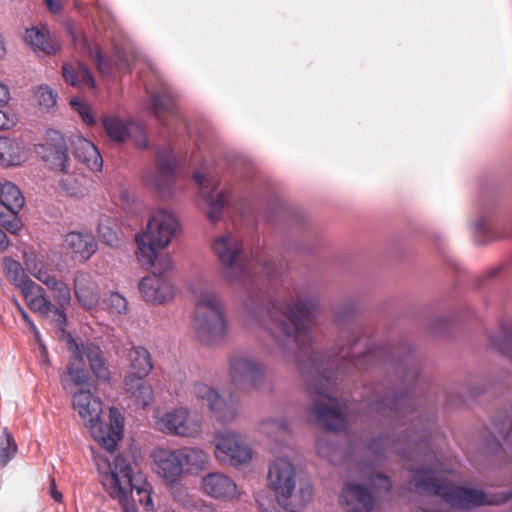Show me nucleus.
<instances>
[{"label":"nucleus","mask_w":512,"mask_h":512,"mask_svg":"<svg viewBox=\"0 0 512 512\" xmlns=\"http://www.w3.org/2000/svg\"><path fill=\"white\" fill-rule=\"evenodd\" d=\"M36 97L40 106L50 108L56 104L57 94L48 86H39Z\"/></svg>","instance_id":"43"},{"label":"nucleus","mask_w":512,"mask_h":512,"mask_svg":"<svg viewBox=\"0 0 512 512\" xmlns=\"http://www.w3.org/2000/svg\"><path fill=\"white\" fill-rule=\"evenodd\" d=\"M193 327L199 341L205 345L218 344L224 339L227 323L216 293L203 291L198 295Z\"/></svg>","instance_id":"6"},{"label":"nucleus","mask_w":512,"mask_h":512,"mask_svg":"<svg viewBox=\"0 0 512 512\" xmlns=\"http://www.w3.org/2000/svg\"><path fill=\"white\" fill-rule=\"evenodd\" d=\"M25 41L35 52L41 51L47 55L55 54L59 49L58 44L51 37L50 33L37 27L26 29Z\"/></svg>","instance_id":"29"},{"label":"nucleus","mask_w":512,"mask_h":512,"mask_svg":"<svg viewBox=\"0 0 512 512\" xmlns=\"http://www.w3.org/2000/svg\"><path fill=\"white\" fill-rule=\"evenodd\" d=\"M62 75L64 80L73 87L95 88V80L85 64L82 62L65 63L62 66Z\"/></svg>","instance_id":"28"},{"label":"nucleus","mask_w":512,"mask_h":512,"mask_svg":"<svg viewBox=\"0 0 512 512\" xmlns=\"http://www.w3.org/2000/svg\"><path fill=\"white\" fill-rule=\"evenodd\" d=\"M17 445L13 436L4 429L0 438V467H5L16 455Z\"/></svg>","instance_id":"40"},{"label":"nucleus","mask_w":512,"mask_h":512,"mask_svg":"<svg viewBox=\"0 0 512 512\" xmlns=\"http://www.w3.org/2000/svg\"><path fill=\"white\" fill-rule=\"evenodd\" d=\"M315 446L320 457L327 459L331 464H336L334 455L339 449L337 444L327 439L317 438Z\"/></svg>","instance_id":"42"},{"label":"nucleus","mask_w":512,"mask_h":512,"mask_svg":"<svg viewBox=\"0 0 512 512\" xmlns=\"http://www.w3.org/2000/svg\"><path fill=\"white\" fill-rule=\"evenodd\" d=\"M267 482L275 493L277 502L287 512H298L311 499L310 488H300V495H294L296 473L293 464L285 458H278L269 465Z\"/></svg>","instance_id":"5"},{"label":"nucleus","mask_w":512,"mask_h":512,"mask_svg":"<svg viewBox=\"0 0 512 512\" xmlns=\"http://www.w3.org/2000/svg\"><path fill=\"white\" fill-rule=\"evenodd\" d=\"M67 373L75 385H84L88 383L89 372L84 360L80 356L73 354V357L70 359L67 366Z\"/></svg>","instance_id":"39"},{"label":"nucleus","mask_w":512,"mask_h":512,"mask_svg":"<svg viewBox=\"0 0 512 512\" xmlns=\"http://www.w3.org/2000/svg\"><path fill=\"white\" fill-rule=\"evenodd\" d=\"M204 491L214 497L232 499L237 495L235 482L222 473H209L202 479Z\"/></svg>","instance_id":"22"},{"label":"nucleus","mask_w":512,"mask_h":512,"mask_svg":"<svg viewBox=\"0 0 512 512\" xmlns=\"http://www.w3.org/2000/svg\"><path fill=\"white\" fill-rule=\"evenodd\" d=\"M69 347L74 355L80 356L83 360L87 358L92 373L100 380L107 381L110 378V371L107 366L104 353L100 346L87 341L78 343L71 336L68 339Z\"/></svg>","instance_id":"14"},{"label":"nucleus","mask_w":512,"mask_h":512,"mask_svg":"<svg viewBox=\"0 0 512 512\" xmlns=\"http://www.w3.org/2000/svg\"><path fill=\"white\" fill-rule=\"evenodd\" d=\"M139 290L144 300L153 303H164L174 296V285L167 276L156 275L142 278Z\"/></svg>","instance_id":"15"},{"label":"nucleus","mask_w":512,"mask_h":512,"mask_svg":"<svg viewBox=\"0 0 512 512\" xmlns=\"http://www.w3.org/2000/svg\"><path fill=\"white\" fill-rule=\"evenodd\" d=\"M21 190L12 182L6 181L0 187V205L12 210H21L24 205Z\"/></svg>","instance_id":"33"},{"label":"nucleus","mask_w":512,"mask_h":512,"mask_svg":"<svg viewBox=\"0 0 512 512\" xmlns=\"http://www.w3.org/2000/svg\"><path fill=\"white\" fill-rule=\"evenodd\" d=\"M67 32L71 37V40L74 46L89 56L91 59L95 60L98 69L107 73L110 69L107 60L102 56L100 48L91 43L89 39L76 27L75 24L69 23L67 25Z\"/></svg>","instance_id":"23"},{"label":"nucleus","mask_w":512,"mask_h":512,"mask_svg":"<svg viewBox=\"0 0 512 512\" xmlns=\"http://www.w3.org/2000/svg\"><path fill=\"white\" fill-rule=\"evenodd\" d=\"M63 247L74 254L80 261L89 260L97 251V243L89 233L72 231L65 235Z\"/></svg>","instance_id":"19"},{"label":"nucleus","mask_w":512,"mask_h":512,"mask_svg":"<svg viewBox=\"0 0 512 512\" xmlns=\"http://www.w3.org/2000/svg\"><path fill=\"white\" fill-rule=\"evenodd\" d=\"M183 466L189 471L203 470L208 462V455L201 449L185 447L179 449Z\"/></svg>","instance_id":"36"},{"label":"nucleus","mask_w":512,"mask_h":512,"mask_svg":"<svg viewBox=\"0 0 512 512\" xmlns=\"http://www.w3.org/2000/svg\"><path fill=\"white\" fill-rule=\"evenodd\" d=\"M18 310L23 318V320L29 325L30 330L35 328V324L30 318V316L27 314V312L23 309L22 306L18 304Z\"/></svg>","instance_id":"56"},{"label":"nucleus","mask_w":512,"mask_h":512,"mask_svg":"<svg viewBox=\"0 0 512 512\" xmlns=\"http://www.w3.org/2000/svg\"><path fill=\"white\" fill-rule=\"evenodd\" d=\"M491 344L501 355L512 361V324H500L499 335L491 337Z\"/></svg>","instance_id":"37"},{"label":"nucleus","mask_w":512,"mask_h":512,"mask_svg":"<svg viewBox=\"0 0 512 512\" xmlns=\"http://www.w3.org/2000/svg\"><path fill=\"white\" fill-rule=\"evenodd\" d=\"M371 484L374 486L375 489L384 491L386 493L390 492L392 489V483L388 476L384 474H376L371 479Z\"/></svg>","instance_id":"49"},{"label":"nucleus","mask_w":512,"mask_h":512,"mask_svg":"<svg viewBox=\"0 0 512 512\" xmlns=\"http://www.w3.org/2000/svg\"><path fill=\"white\" fill-rule=\"evenodd\" d=\"M7 105H0V130H8L12 128L16 122V116L8 112L5 108Z\"/></svg>","instance_id":"48"},{"label":"nucleus","mask_w":512,"mask_h":512,"mask_svg":"<svg viewBox=\"0 0 512 512\" xmlns=\"http://www.w3.org/2000/svg\"><path fill=\"white\" fill-rule=\"evenodd\" d=\"M37 357L42 365H50L48 350L44 343H40V347H37Z\"/></svg>","instance_id":"51"},{"label":"nucleus","mask_w":512,"mask_h":512,"mask_svg":"<svg viewBox=\"0 0 512 512\" xmlns=\"http://www.w3.org/2000/svg\"><path fill=\"white\" fill-rule=\"evenodd\" d=\"M499 224L491 223L488 214L481 211L473 225V239L476 244L484 245L490 241L509 236L508 232L498 231Z\"/></svg>","instance_id":"26"},{"label":"nucleus","mask_w":512,"mask_h":512,"mask_svg":"<svg viewBox=\"0 0 512 512\" xmlns=\"http://www.w3.org/2000/svg\"><path fill=\"white\" fill-rule=\"evenodd\" d=\"M35 288L26 287L22 293L28 307L44 317H47L53 308L51 301L45 296L43 287L34 283Z\"/></svg>","instance_id":"30"},{"label":"nucleus","mask_w":512,"mask_h":512,"mask_svg":"<svg viewBox=\"0 0 512 512\" xmlns=\"http://www.w3.org/2000/svg\"><path fill=\"white\" fill-rule=\"evenodd\" d=\"M74 156L92 171H101L102 157L97 147L89 140L78 137L73 141Z\"/></svg>","instance_id":"25"},{"label":"nucleus","mask_w":512,"mask_h":512,"mask_svg":"<svg viewBox=\"0 0 512 512\" xmlns=\"http://www.w3.org/2000/svg\"><path fill=\"white\" fill-rule=\"evenodd\" d=\"M158 474L168 483H175L183 472L179 450L158 449L154 453Z\"/></svg>","instance_id":"17"},{"label":"nucleus","mask_w":512,"mask_h":512,"mask_svg":"<svg viewBox=\"0 0 512 512\" xmlns=\"http://www.w3.org/2000/svg\"><path fill=\"white\" fill-rule=\"evenodd\" d=\"M109 468L110 472L102 477V484L110 498L121 506L122 512H138L136 501L146 511L154 510L151 484L125 456H115Z\"/></svg>","instance_id":"2"},{"label":"nucleus","mask_w":512,"mask_h":512,"mask_svg":"<svg viewBox=\"0 0 512 512\" xmlns=\"http://www.w3.org/2000/svg\"><path fill=\"white\" fill-rule=\"evenodd\" d=\"M159 430L181 437H195L201 433V424L198 420L189 417L187 408H176L165 413L157 421Z\"/></svg>","instance_id":"10"},{"label":"nucleus","mask_w":512,"mask_h":512,"mask_svg":"<svg viewBox=\"0 0 512 512\" xmlns=\"http://www.w3.org/2000/svg\"><path fill=\"white\" fill-rule=\"evenodd\" d=\"M73 408L78 412L80 418L89 428L92 437L107 451L113 452L116 449L122 431L123 423L117 420L115 409L110 410V420H115V426L112 423L108 426L101 420L102 402L94 396L89 390H79L73 394Z\"/></svg>","instance_id":"4"},{"label":"nucleus","mask_w":512,"mask_h":512,"mask_svg":"<svg viewBox=\"0 0 512 512\" xmlns=\"http://www.w3.org/2000/svg\"><path fill=\"white\" fill-rule=\"evenodd\" d=\"M71 106L79 113L84 123L87 125L95 124L96 120L91 107L77 99H72L70 102Z\"/></svg>","instance_id":"44"},{"label":"nucleus","mask_w":512,"mask_h":512,"mask_svg":"<svg viewBox=\"0 0 512 512\" xmlns=\"http://www.w3.org/2000/svg\"><path fill=\"white\" fill-rule=\"evenodd\" d=\"M131 374L137 376H147L151 372L153 365L151 355L147 349L142 346H133L128 352Z\"/></svg>","instance_id":"32"},{"label":"nucleus","mask_w":512,"mask_h":512,"mask_svg":"<svg viewBox=\"0 0 512 512\" xmlns=\"http://www.w3.org/2000/svg\"><path fill=\"white\" fill-rule=\"evenodd\" d=\"M21 162L18 145L7 137H0V164L16 166Z\"/></svg>","instance_id":"38"},{"label":"nucleus","mask_w":512,"mask_h":512,"mask_svg":"<svg viewBox=\"0 0 512 512\" xmlns=\"http://www.w3.org/2000/svg\"><path fill=\"white\" fill-rule=\"evenodd\" d=\"M49 495L55 502L61 503L63 501V495L57 489L56 482H55L54 478L50 479Z\"/></svg>","instance_id":"52"},{"label":"nucleus","mask_w":512,"mask_h":512,"mask_svg":"<svg viewBox=\"0 0 512 512\" xmlns=\"http://www.w3.org/2000/svg\"><path fill=\"white\" fill-rule=\"evenodd\" d=\"M45 4L52 14H59L63 9L62 0H45Z\"/></svg>","instance_id":"53"},{"label":"nucleus","mask_w":512,"mask_h":512,"mask_svg":"<svg viewBox=\"0 0 512 512\" xmlns=\"http://www.w3.org/2000/svg\"><path fill=\"white\" fill-rule=\"evenodd\" d=\"M31 331L33 332V334L35 336V340L37 342L38 347H40V343H43V341H42L41 334H40L38 328L35 326V328L31 329Z\"/></svg>","instance_id":"58"},{"label":"nucleus","mask_w":512,"mask_h":512,"mask_svg":"<svg viewBox=\"0 0 512 512\" xmlns=\"http://www.w3.org/2000/svg\"><path fill=\"white\" fill-rule=\"evenodd\" d=\"M20 210H12L0 205V225L11 234H16L21 230L22 223L18 216Z\"/></svg>","instance_id":"41"},{"label":"nucleus","mask_w":512,"mask_h":512,"mask_svg":"<svg viewBox=\"0 0 512 512\" xmlns=\"http://www.w3.org/2000/svg\"><path fill=\"white\" fill-rule=\"evenodd\" d=\"M193 179L201 187L200 194L203 196L207 192L204 191L205 176L202 173L196 172L193 174Z\"/></svg>","instance_id":"55"},{"label":"nucleus","mask_w":512,"mask_h":512,"mask_svg":"<svg viewBox=\"0 0 512 512\" xmlns=\"http://www.w3.org/2000/svg\"><path fill=\"white\" fill-rule=\"evenodd\" d=\"M74 293L78 301L86 308L91 309L98 303L99 295L91 281V275L84 271H77L74 276Z\"/></svg>","instance_id":"27"},{"label":"nucleus","mask_w":512,"mask_h":512,"mask_svg":"<svg viewBox=\"0 0 512 512\" xmlns=\"http://www.w3.org/2000/svg\"><path fill=\"white\" fill-rule=\"evenodd\" d=\"M229 372L233 385L239 390L259 389L265 381L264 367L253 357L233 356L230 359Z\"/></svg>","instance_id":"7"},{"label":"nucleus","mask_w":512,"mask_h":512,"mask_svg":"<svg viewBox=\"0 0 512 512\" xmlns=\"http://www.w3.org/2000/svg\"><path fill=\"white\" fill-rule=\"evenodd\" d=\"M10 99V92L6 85L0 83V105H7Z\"/></svg>","instance_id":"54"},{"label":"nucleus","mask_w":512,"mask_h":512,"mask_svg":"<svg viewBox=\"0 0 512 512\" xmlns=\"http://www.w3.org/2000/svg\"><path fill=\"white\" fill-rule=\"evenodd\" d=\"M156 162L161 175L154 179L153 185L158 191L165 192L169 189L174 178L177 160L173 151L170 148L165 147L157 150Z\"/></svg>","instance_id":"21"},{"label":"nucleus","mask_w":512,"mask_h":512,"mask_svg":"<svg viewBox=\"0 0 512 512\" xmlns=\"http://www.w3.org/2000/svg\"><path fill=\"white\" fill-rule=\"evenodd\" d=\"M215 453L220 461L235 467L252 459V450L233 432H224L218 437Z\"/></svg>","instance_id":"12"},{"label":"nucleus","mask_w":512,"mask_h":512,"mask_svg":"<svg viewBox=\"0 0 512 512\" xmlns=\"http://www.w3.org/2000/svg\"><path fill=\"white\" fill-rule=\"evenodd\" d=\"M3 270L7 279L21 292L26 287L35 288V282L26 275L21 263L13 258L5 257L3 259Z\"/></svg>","instance_id":"31"},{"label":"nucleus","mask_w":512,"mask_h":512,"mask_svg":"<svg viewBox=\"0 0 512 512\" xmlns=\"http://www.w3.org/2000/svg\"><path fill=\"white\" fill-rule=\"evenodd\" d=\"M340 503L350 507L351 512H370L374 508V497L366 486L347 483L342 488Z\"/></svg>","instance_id":"16"},{"label":"nucleus","mask_w":512,"mask_h":512,"mask_svg":"<svg viewBox=\"0 0 512 512\" xmlns=\"http://www.w3.org/2000/svg\"><path fill=\"white\" fill-rule=\"evenodd\" d=\"M179 228V222L172 214L158 210L151 215L145 231L136 235L137 260L147 268L153 267L152 274L155 272L156 275L166 276L171 270V258H158L157 253L168 246Z\"/></svg>","instance_id":"3"},{"label":"nucleus","mask_w":512,"mask_h":512,"mask_svg":"<svg viewBox=\"0 0 512 512\" xmlns=\"http://www.w3.org/2000/svg\"><path fill=\"white\" fill-rule=\"evenodd\" d=\"M263 425L266 427V432L268 434L277 431L280 434H288L289 433V425L286 419H268L263 422Z\"/></svg>","instance_id":"47"},{"label":"nucleus","mask_w":512,"mask_h":512,"mask_svg":"<svg viewBox=\"0 0 512 512\" xmlns=\"http://www.w3.org/2000/svg\"><path fill=\"white\" fill-rule=\"evenodd\" d=\"M223 274L231 283H240L246 298L244 305L252 318L264 321L275 344V355L294 361L301 370L311 399L307 413L328 431H342L346 419L339 410L338 400L331 394L336 381L349 371L367 370L382 363L395 365L403 372L401 386L409 384L405 393L387 380L376 383L362 401L367 412L375 418H389L398 426L417 421L414 429L404 437L405 448L398 447L390 436L369 440L367 449L379 460L386 453L411 460L420 448L429 446L430 423L416 406L411 389L419 378V370L410 366L412 349L406 343L370 347L362 336V327L356 321V306L348 303L336 312L335 321L340 328L339 342L328 354L320 355L313 347L311 327L318 309L314 295L297 294L287 304L275 303L269 294L273 282L281 275L282 263L259 259H245L242 246H212ZM417 424H414L416 428Z\"/></svg>","instance_id":"1"},{"label":"nucleus","mask_w":512,"mask_h":512,"mask_svg":"<svg viewBox=\"0 0 512 512\" xmlns=\"http://www.w3.org/2000/svg\"><path fill=\"white\" fill-rule=\"evenodd\" d=\"M108 306L112 312L117 314H124L127 311L128 302L125 297H123L118 292L110 293L108 297Z\"/></svg>","instance_id":"46"},{"label":"nucleus","mask_w":512,"mask_h":512,"mask_svg":"<svg viewBox=\"0 0 512 512\" xmlns=\"http://www.w3.org/2000/svg\"><path fill=\"white\" fill-rule=\"evenodd\" d=\"M35 152L51 169L67 173L69 168L68 148L59 131L48 129L45 133V142L36 145Z\"/></svg>","instance_id":"8"},{"label":"nucleus","mask_w":512,"mask_h":512,"mask_svg":"<svg viewBox=\"0 0 512 512\" xmlns=\"http://www.w3.org/2000/svg\"><path fill=\"white\" fill-rule=\"evenodd\" d=\"M146 376H137L128 374L124 379V389L127 396L134 404L141 408L148 407L154 399L153 389L144 378Z\"/></svg>","instance_id":"20"},{"label":"nucleus","mask_w":512,"mask_h":512,"mask_svg":"<svg viewBox=\"0 0 512 512\" xmlns=\"http://www.w3.org/2000/svg\"><path fill=\"white\" fill-rule=\"evenodd\" d=\"M410 490L428 496H438L444 500L448 484L438 472L426 466L411 469V478L407 481Z\"/></svg>","instance_id":"9"},{"label":"nucleus","mask_w":512,"mask_h":512,"mask_svg":"<svg viewBox=\"0 0 512 512\" xmlns=\"http://www.w3.org/2000/svg\"><path fill=\"white\" fill-rule=\"evenodd\" d=\"M103 127L111 140L114 142H125L133 139L140 148L148 147V139L144 130L134 122H128L116 116H105L102 119Z\"/></svg>","instance_id":"13"},{"label":"nucleus","mask_w":512,"mask_h":512,"mask_svg":"<svg viewBox=\"0 0 512 512\" xmlns=\"http://www.w3.org/2000/svg\"><path fill=\"white\" fill-rule=\"evenodd\" d=\"M478 395H479V393H477V392H472V393H471V397H476V396H478Z\"/></svg>","instance_id":"59"},{"label":"nucleus","mask_w":512,"mask_h":512,"mask_svg":"<svg viewBox=\"0 0 512 512\" xmlns=\"http://www.w3.org/2000/svg\"><path fill=\"white\" fill-rule=\"evenodd\" d=\"M214 191H209L203 195L205 201L209 206L207 211V218L210 222L216 223L223 216L224 207L228 201V193L226 191H220L214 197Z\"/></svg>","instance_id":"35"},{"label":"nucleus","mask_w":512,"mask_h":512,"mask_svg":"<svg viewBox=\"0 0 512 512\" xmlns=\"http://www.w3.org/2000/svg\"><path fill=\"white\" fill-rule=\"evenodd\" d=\"M60 185L71 196L76 195L79 191L77 179L72 175H68L65 179H62Z\"/></svg>","instance_id":"50"},{"label":"nucleus","mask_w":512,"mask_h":512,"mask_svg":"<svg viewBox=\"0 0 512 512\" xmlns=\"http://www.w3.org/2000/svg\"><path fill=\"white\" fill-rule=\"evenodd\" d=\"M193 394L203 402H206L213 417L221 423L233 421L237 416V409L233 401H226L218 392L204 383H196L193 386Z\"/></svg>","instance_id":"11"},{"label":"nucleus","mask_w":512,"mask_h":512,"mask_svg":"<svg viewBox=\"0 0 512 512\" xmlns=\"http://www.w3.org/2000/svg\"><path fill=\"white\" fill-rule=\"evenodd\" d=\"M28 271L44 285L48 287L52 292V296L57 306L68 307L71 303V292L69 286L56 276L49 273L47 270L39 268L36 270V266L32 268L26 261Z\"/></svg>","instance_id":"18"},{"label":"nucleus","mask_w":512,"mask_h":512,"mask_svg":"<svg viewBox=\"0 0 512 512\" xmlns=\"http://www.w3.org/2000/svg\"><path fill=\"white\" fill-rule=\"evenodd\" d=\"M116 218L101 214L98 219L97 232L100 240L108 246H116L118 244Z\"/></svg>","instance_id":"34"},{"label":"nucleus","mask_w":512,"mask_h":512,"mask_svg":"<svg viewBox=\"0 0 512 512\" xmlns=\"http://www.w3.org/2000/svg\"><path fill=\"white\" fill-rule=\"evenodd\" d=\"M9 246V240L4 231L0 229V251H4Z\"/></svg>","instance_id":"57"},{"label":"nucleus","mask_w":512,"mask_h":512,"mask_svg":"<svg viewBox=\"0 0 512 512\" xmlns=\"http://www.w3.org/2000/svg\"><path fill=\"white\" fill-rule=\"evenodd\" d=\"M67 307L54 306L52 308V324L58 330L59 333L64 334L66 332L67 316L65 313Z\"/></svg>","instance_id":"45"},{"label":"nucleus","mask_w":512,"mask_h":512,"mask_svg":"<svg viewBox=\"0 0 512 512\" xmlns=\"http://www.w3.org/2000/svg\"><path fill=\"white\" fill-rule=\"evenodd\" d=\"M150 105L155 117L162 125H167L164 116H177L176 98L170 87L163 86L150 94Z\"/></svg>","instance_id":"24"}]
</instances>
